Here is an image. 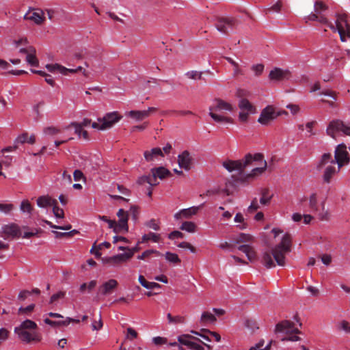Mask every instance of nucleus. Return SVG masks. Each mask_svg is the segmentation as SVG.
Segmentation results:
<instances>
[{
    "label": "nucleus",
    "mask_w": 350,
    "mask_h": 350,
    "mask_svg": "<svg viewBox=\"0 0 350 350\" xmlns=\"http://www.w3.org/2000/svg\"><path fill=\"white\" fill-rule=\"evenodd\" d=\"M291 234L286 233L283 236L281 242L271 250V254L268 252L262 254V263L267 269L274 267L275 265L272 259L273 256L278 265L284 266L285 265V256L291 252Z\"/></svg>",
    "instance_id": "1"
},
{
    "label": "nucleus",
    "mask_w": 350,
    "mask_h": 350,
    "mask_svg": "<svg viewBox=\"0 0 350 350\" xmlns=\"http://www.w3.org/2000/svg\"><path fill=\"white\" fill-rule=\"evenodd\" d=\"M14 333L20 341L25 344L36 343L41 341V334L38 332L37 324L29 319L23 321L15 327Z\"/></svg>",
    "instance_id": "2"
},
{
    "label": "nucleus",
    "mask_w": 350,
    "mask_h": 350,
    "mask_svg": "<svg viewBox=\"0 0 350 350\" xmlns=\"http://www.w3.org/2000/svg\"><path fill=\"white\" fill-rule=\"evenodd\" d=\"M209 116L219 123H232V119L224 115L226 111H232V105L221 98H215L209 107Z\"/></svg>",
    "instance_id": "3"
},
{
    "label": "nucleus",
    "mask_w": 350,
    "mask_h": 350,
    "mask_svg": "<svg viewBox=\"0 0 350 350\" xmlns=\"http://www.w3.org/2000/svg\"><path fill=\"white\" fill-rule=\"evenodd\" d=\"M349 162L350 155L347 151L346 145L343 143L338 145L334 152V160L330 161L331 164L337 163L338 167L336 168L335 167L329 165V178L332 175L338 172L342 167L348 165Z\"/></svg>",
    "instance_id": "4"
},
{
    "label": "nucleus",
    "mask_w": 350,
    "mask_h": 350,
    "mask_svg": "<svg viewBox=\"0 0 350 350\" xmlns=\"http://www.w3.org/2000/svg\"><path fill=\"white\" fill-rule=\"evenodd\" d=\"M336 17L335 25L329 23V29H332L334 32L338 31L340 40L345 42L346 36L350 38V25L347 21V14L345 13L336 14Z\"/></svg>",
    "instance_id": "5"
},
{
    "label": "nucleus",
    "mask_w": 350,
    "mask_h": 350,
    "mask_svg": "<svg viewBox=\"0 0 350 350\" xmlns=\"http://www.w3.org/2000/svg\"><path fill=\"white\" fill-rule=\"evenodd\" d=\"M327 7L322 1H316L314 3V12L311 13L304 18L306 23L308 21H318L321 24L327 23Z\"/></svg>",
    "instance_id": "6"
},
{
    "label": "nucleus",
    "mask_w": 350,
    "mask_h": 350,
    "mask_svg": "<svg viewBox=\"0 0 350 350\" xmlns=\"http://www.w3.org/2000/svg\"><path fill=\"white\" fill-rule=\"evenodd\" d=\"M121 118L122 116L117 111L107 113L103 118L98 119L100 123L93 122L92 126L99 130H106L111 128Z\"/></svg>",
    "instance_id": "7"
},
{
    "label": "nucleus",
    "mask_w": 350,
    "mask_h": 350,
    "mask_svg": "<svg viewBox=\"0 0 350 350\" xmlns=\"http://www.w3.org/2000/svg\"><path fill=\"white\" fill-rule=\"evenodd\" d=\"M342 135L350 136V126L345 124L340 120L329 122V137L337 139Z\"/></svg>",
    "instance_id": "8"
},
{
    "label": "nucleus",
    "mask_w": 350,
    "mask_h": 350,
    "mask_svg": "<svg viewBox=\"0 0 350 350\" xmlns=\"http://www.w3.org/2000/svg\"><path fill=\"white\" fill-rule=\"evenodd\" d=\"M238 24V20L233 17H218L216 18L215 26L217 29L224 34H227L229 29H234Z\"/></svg>",
    "instance_id": "9"
},
{
    "label": "nucleus",
    "mask_w": 350,
    "mask_h": 350,
    "mask_svg": "<svg viewBox=\"0 0 350 350\" xmlns=\"http://www.w3.org/2000/svg\"><path fill=\"white\" fill-rule=\"evenodd\" d=\"M278 116L279 113H276L275 108L272 105H268L262 110L258 122L262 125L267 126Z\"/></svg>",
    "instance_id": "10"
},
{
    "label": "nucleus",
    "mask_w": 350,
    "mask_h": 350,
    "mask_svg": "<svg viewBox=\"0 0 350 350\" xmlns=\"http://www.w3.org/2000/svg\"><path fill=\"white\" fill-rule=\"evenodd\" d=\"M262 159H264V156L261 153L247 154L244 158L239 160L242 164L241 171L243 172L245 169L249 167L258 165L260 164L259 161H262Z\"/></svg>",
    "instance_id": "11"
},
{
    "label": "nucleus",
    "mask_w": 350,
    "mask_h": 350,
    "mask_svg": "<svg viewBox=\"0 0 350 350\" xmlns=\"http://www.w3.org/2000/svg\"><path fill=\"white\" fill-rule=\"evenodd\" d=\"M157 111V109L156 107H150L146 110H132L127 112L126 115L135 121L139 122L148 118L151 113H153Z\"/></svg>",
    "instance_id": "12"
},
{
    "label": "nucleus",
    "mask_w": 350,
    "mask_h": 350,
    "mask_svg": "<svg viewBox=\"0 0 350 350\" xmlns=\"http://www.w3.org/2000/svg\"><path fill=\"white\" fill-rule=\"evenodd\" d=\"M118 282L115 279H110L103 282L98 288V295L107 296L111 295L118 287Z\"/></svg>",
    "instance_id": "13"
},
{
    "label": "nucleus",
    "mask_w": 350,
    "mask_h": 350,
    "mask_svg": "<svg viewBox=\"0 0 350 350\" xmlns=\"http://www.w3.org/2000/svg\"><path fill=\"white\" fill-rule=\"evenodd\" d=\"M275 332H284L286 334H300L298 328L295 327V324L288 320L282 321L275 326Z\"/></svg>",
    "instance_id": "14"
},
{
    "label": "nucleus",
    "mask_w": 350,
    "mask_h": 350,
    "mask_svg": "<svg viewBox=\"0 0 350 350\" xmlns=\"http://www.w3.org/2000/svg\"><path fill=\"white\" fill-rule=\"evenodd\" d=\"M2 237L4 239L9 237H18L21 236L20 228L17 224H11L10 225H5L1 228Z\"/></svg>",
    "instance_id": "15"
},
{
    "label": "nucleus",
    "mask_w": 350,
    "mask_h": 350,
    "mask_svg": "<svg viewBox=\"0 0 350 350\" xmlns=\"http://www.w3.org/2000/svg\"><path fill=\"white\" fill-rule=\"evenodd\" d=\"M193 159L188 150H184L178 156V163L180 168L189 171L191 168Z\"/></svg>",
    "instance_id": "16"
},
{
    "label": "nucleus",
    "mask_w": 350,
    "mask_h": 350,
    "mask_svg": "<svg viewBox=\"0 0 350 350\" xmlns=\"http://www.w3.org/2000/svg\"><path fill=\"white\" fill-rule=\"evenodd\" d=\"M291 77V72L288 70H282L279 68H275L270 71L269 78L272 81H282L287 79Z\"/></svg>",
    "instance_id": "17"
},
{
    "label": "nucleus",
    "mask_w": 350,
    "mask_h": 350,
    "mask_svg": "<svg viewBox=\"0 0 350 350\" xmlns=\"http://www.w3.org/2000/svg\"><path fill=\"white\" fill-rule=\"evenodd\" d=\"M338 92L329 90V114L336 115L339 112Z\"/></svg>",
    "instance_id": "18"
},
{
    "label": "nucleus",
    "mask_w": 350,
    "mask_h": 350,
    "mask_svg": "<svg viewBox=\"0 0 350 350\" xmlns=\"http://www.w3.org/2000/svg\"><path fill=\"white\" fill-rule=\"evenodd\" d=\"M24 19L32 21L36 25H41L44 21V12L42 10H38L37 12H33L31 14L28 12L25 16Z\"/></svg>",
    "instance_id": "19"
},
{
    "label": "nucleus",
    "mask_w": 350,
    "mask_h": 350,
    "mask_svg": "<svg viewBox=\"0 0 350 350\" xmlns=\"http://www.w3.org/2000/svg\"><path fill=\"white\" fill-rule=\"evenodd\" d=\"M133 256L132 253H124L111 256L107 258V262L111 265H117L124 262Z\"/></svg>",
    "instance_id": "20"
},
{
    "label": "nucleus",
    "mask_w": 350,
    "mask_h": 350,
    "mask_svg": "<svg viewBox=\"0 0 350 350\" xmlns=\"http://www.w3.org/2000/svg\"><path fill=\"white\" fill-rule=\"evenodd\" d=\"M199 208L200 206H193L189 208L182 209L174 215V217L176 219H180L182 218H190L191 216L196 215L198 213Z\"/></svg>",
    "instance_id": "21"
},
{
    "label": "nucleus",
    "mask_w": 350,
    "mask_h": 350,
    "mask_svg": "<svg viewBox=\"0 0 350 350\" xmlns=\"http://www.w3.org/2000/svg\"><path fill=\"white\" fill-rule=\"evenodd\" d=\"M238 250L245 254L247 259L250 262L256 260L257 255L254 248L248 244L241 245L238 247Z\"/></svg>",
    "instance_id": "22"
},
{
    "label": "nucleus",
    "mask_w": 350,
    "mask_h": 350,
    "mask_svg": "<svg viewBox=\"0 0 350 350\" xmlns=\"http://www.w3.org/2000/svg\"><path fill=\"white\" fill-rule=\"evenodd\" d=\"M117 216L119 217V220L118 222V226L121 227L125 232H128L129 213L127 211H125L124 209L120 208L117 213Z\"/></svg>",
    "instance_id": "23"
},
{
    "label": "nucleus",
    "mask_w": 350,
    "mask_h": 350,
    "mask_svg": "<svg viewBox=\"0 0 350 350\" xmlns=\"http://www.w3.org/2000/svg\"><path fill=\"white\" fill-rule=\"evenodd\" d=\"M145 160L147 162L153 161L158 157H164V154L160 148H153L150 150H146L144 152Z\"/></svg>",
    "instance_id": "24"
},
{
    "label": "nucleus",
    "mask_w": 350,
    "mask_h": 350,
    "mask_svg": "<svg viewBox=\"0 0 350 350\" xmlns=\"http://www.w3.org/2000/svg\"><path fill=\"white\" fill-rule=\"evenodd\" d=\"M37 205L40 208H47L53 206V204H57V201L55 199H53L49 196H42L38 198Z\"/></svg>",
    "instance_id": "25"
},
{
    "label": "nucleus",
    "mask_w": 350,
    "mask_h": 350,
    "mask_svg": "<svg viewBox=\"0 0 350 350\" xmlns=\"http://www.w3.org/2000/svg\"><path fill=\"white\" fill-rule=\"evenodd\" d=\"M26 62L31 66H39V61L36 57V50L33 46H29V53L26 55Z\"/></svg>",
    "instance_id": "26"
},
{
    "label": "nucleus",
    "mask_w": 350,
    "mask_h": 350,
    "mask_svg": "<svg viewBox=\"0 0 350 350\" xmlns=\"http://www.w3.org/2000/svg\"><path fill=\"white\" fill-rule=\"evenodd\" d=\"M150 172L152 176L161 180L172 175L170 171L163 166L152 168Z\"/></svg>",
    "instance_id": "27"
},
{
    "label": "nucleus",
    "mask_w": 350,
    "mask_h": 350,
    "mask_svg": "<svg viewBox=\"0 0 350 350\" xmlns=\"http://www.w3.org/2000/svg\"><path fill=\"white\" fill-rule=\"evenodd\" d=\"M241 163L239 160L232 161L228 160L223 162L222 165L224 168H226L228 172H232V171L237 170L240 172L241 171Z\"/></svg>",
    "instance_id": "28"
},
{
    "label": "nucleus",
    "mask_w": 350,
    "mask_h": 350,
    "mask_svg": "<svg viewBox=\"0 0 350 350\" xmlns=\"http://www.w3.org/2000/svg\"><path fill=\"white\" fill-rule=\"evenodd\" d=\"M238 106L241 111L251 113H255L256 111V107L246 98L240 99Z\"/></svg>",
    "instance_id": "29"
},
{
    "label": "nucleus",
    "mask_w": 350,
    "mask_h": 350,
    "mask_svg": "<svg viewBox=\"0 0 350 350\" xmlns=\"http://www.w3.org/2000/svg\"><path fill=\"white\" fill-rule=\"evenodd\" d=\"M260 162V167H255L252 169V172L247 174L248 178H252L256 176H258L260 174H262L267 169V161L262 159V161Z\"/></svg>",
    "instance_id": "30"
},
{
    "label": "nucleus",
    "mask_w": 350,
    "mask_h": 350,
    "mask_svg": "<svg viewBox=\"0 0 350 350\" xmlns=\"http://www.w3.org/2000/svg\"><path fill=\"white\" fill-rule=\"evenodd\" d=\"M72 318L67 317L64 321H55L49 319V318H46L44 321L46 324L49 325L52 327H59V326H67L70 323Z\"/></svg>",
    "instance_id": "31"
},
{
    "label": "nucleus",
    "mask_w": 350,
    "mask_h": 350,
    "mask_svg": "<svg viewBox=\"0 0 350 350\" xmlns=\"http://www.w3.org/2000/svg\"><path fill=\"white\" fill-rule=\"evenodd\" d=\"M139 282L141 285L147 289H154L156 288H160L161 285L156 282H150L146 281L144 277L142 275L139 276Z\"/></svg>",
    "instance_id": "32"
},
{
    "label": "nucleus",
    "mask_w": 350,
    "mask_h": 350,
    "mask_svg": "<svg viewBox=\"0 0 350 350\" xmlns=\"http://www.w3.org/2000/svg\"><path fill=\"white\" fill-rule=\"evenodd\" d=\"M169 323L183 324L185 323V317L180 315L172 316L170 313L167 314Z\"/></svg>",
    "instance_id": "33"
},
{
    "label": "nucleus",
    "mask_w": 350,
    "mask_h": 350,
    "mask_svg": "<svg viewBox=\"0 0 350 350\" xmlns=\"http://www.w3.org/2000/svg\"><path fill=\"white\" fill-rule=\"evenodd\" d=\"M269 191L268 189H262L261 190L262 197L260 199V202L262 205H267L269 204L272 198L271 195H269Z\"/></svg>",
    "instance_id": "34"
},
{
    "label": "nucleus",
    "mask_w": 350,
    "mask_h": 350,
    "mask_svg": "<svg viewBox=\"0 0 350 350\" xmlns=\"http://www.w3.org/2000/svg\"><path fill=\"white\" fill-rule=\"evenodd\" d=\"M191 339L196 340L198 341H200L199 338H197L189 334H183L181 336H179L178 337V341L179 343H180L183 345L188 346L189 344V342L191 340Z\"/></svg>",
    "instance_id": "35"
},
{
    "label": "nucleus",
    "mask_w": 350,
    "mask_h": 350,
    "mask_svg": "<svg viewBox=\"0 0 350 350\" xmlns=\"http://www.w3.org/2000/svg\"><path fill=\"white\" fill-rule=\"evenodd\" d=\"M217 319L212 313L209 312H204L202 314L201 318H200V322L202 323H206L207 322L210 323H215Z\"/></svg>",
    "instance_id": "36"
},
{
    "label": "nucleus",
    "mask_w": 350,
    "mask_h": 350,
    "mask_svg": "<svg viewBox=\"0 0 350 350\" xmlns=\"http://www.w3.org/2000/svg\"><path fill=\"white\" fill-rule=\"evenodd\" d=\"M180 229L188 232H194L196 230V225L192 221H185L182 224Z\"/></svg>",
    "instance_id": "37"
},
{
    "label": "nucleus",
    "mask_w": 350,
    "mask_h": 350,
    "mask_svg": "<svg viewBox=\"0 0 350 350\" xmlns=\"http://www.w3.org/2000/svg\"><path fill=\"white\" fill-rule=\"evenodd\" d=\"M142 242H146L149 240H152L154 243H157L160 241V234L154 232H150L143 235Z\"/></svg>",
    "instance_id": "38"
},
{
    "label": "nucleus",
    "mask_w": 350,
    "mask_h": 350,
    "mask_svg": "<svg viewBox=\"0 0 350 350\" xmlns=\"http://www.w3.org/2000/svg\"><path fill=\"white\" fill-rule=\"evenodd\" d=\"M254 237L250 234L241 233L236 240L237 243L253 242Z\"/></svg>",
    "instance_id": "39"
},
{
    "label": "nucleus",
    "mask_w": 350,
    "mask_h": 350,
    "mask_svg": "<svg viewBox=\"0 0 350 350\" xmlns=\"http://www.w3.org/2000/svg\"><path fill=\"white\" fill-rule=\"evenodd\" d=\"M165 259L169 261L170 262L174 263V264H179L180 263L181 260L178 256L176 254L172 253L170 252H167L165 254Z\"/></svg>",
    "instance_id": "40"
},
{
    "label": "nucleus",
    "mask_w": 350,
    "mask_h": 350,
    "mask_svg": "<svg viewBox=\"0 0 350 350\" xmlns=\"http://www.w3.org/2000/svg\"><path fill=\"white\" fill-rule=\"evenodd\" d=\"M20 209L23 213H31L33 207L29 200H23L21 203Z\"/></svg>",
    "instance_id": "41"
},
{
    "label": "nucleus",
    "mask_w": 350,
    "mask_h": 350,
    "mask_svg": "<svg viewBox=\"0 0 350 350\" xmlns=\"http://www.w3.org/2000/svg\"><path fill=\"white\" fill-rule=\"evenodd\" d=\"M79 232L77 230H72L68 232H60L57 231H53V233L55 234V237L57 239H60L62 237H70L74 234H77Z\"/></svg>",
    "instance_id": "42"
},
{
    "label": "nucleus",
    "mask_w": 350,
    "mask_h": 350,
    "mask_svg": "<svg viewBox=\"0 0 350 350\" xmlns=\"http://www.w3.org/2000/svg\"><path fill=\"white\" fill-rule=\"evenodd\" d=\"M155 254L157 256L162 255L161 252L155 250H148L144 251L141 255L137 256V258L139 260H144L146 258L150 256L151 254Z\"/></svg>",
    "instance_id": "43"
},
{
    "label": "nucleus",
    "mask_w": 350,
    "mask_h": 350,
    "mask_svg": "<svg viewBox=\"0 0 350 350\" xmlns=\"http://www.w3.org/2000/svg\"><path fill=\"white\" fill-rule=\"evenodd\" d=\"M328 163V153H324L319 162L317 165V170L321 171L323 169L325 165Z\"/></svg>",
    "instance_id": "44"
},
{
    "label": "nucleus",
    "mask_w": 350,
    "mask_h": 350,
    "mask_svg": "<svg viewBox=\"0 0 350 350\" xmlns=\"http://www.w3.org/2000/svg\"><path fill=\"white\" fill-rule=\"evenodd\" d=\"M53 213L56 218L63 219L64 217V210L59 208L57 204H53Z\"/></svg>",
    "instance_id": "45"
},
{
    "label": "nucleus",
    "mask_w": 350,
    "mask_h": 350,
    "mask_svg": "<svg viewBox=\"0 0 350 350\" xmlns=\"http://www.w3.org/2000/svg\"><path fill=\"white\" fill-rule=\"evenodd\" d=\"M46 68L51 72H54L55 71L59 72L61 73V70H64L65 69L63 68V66L55 64H46Z\"/></svg>",
    "instance_id": "46"
},
{
    "label": "nucleus",
    "mask_w": 350,
    "mask_h": 350,
    "mask_svg": "<svg viewBox=\"0 0 350 350\" xmlns=\"http://www.w3.org/2000/svg\"><path fill=\"white\" fill-rule=\"evenodd\" d=\"M271 343L272 341H271L265 348H262L264 345V340H262L259 341L255 346L251 347L250 350H269Z\"/></svg>",
    "instance_id": "47"
},
{
    "label": "nucleus",
    "mask_w": 350,
    "mask_h": 350,
    "mask_svg": "<svg viewBox=\"0 0 350 350\" xmlns=\"http://www.w3.org/2000/svg\"><path fill=\"white\" fill-rule=\"evenodd\" d=\"M317 211H319V215L321 220L327 219L328 210L325 209V202L321 204V208H317Z\"/></svg>",
    "instance_id": "48"
},
{
    "label": "nucleus",
    "mask_w": 350,
    "mask_h": 350,
    "mask_svg": "<svg viewBox=\"0 0 350 350\" xmlns=\"http://www.w3.org/2000/svg\"><path fill=\"white\" fill-rule=\"evenodd\" d=\"M315 124V121L309 122L306 124V129L307 130L306 137H310L315 135V132L313 131V127Z\"/></svg>",
    "instance_id": "49"
},
{
    "label": "nucleus",
    "mask_w": 350,
    "mask_h": 350,
    "mask_svg": "<svg viewBox=\"0 0 350 350\" xmlns=\"http://www.w3.org/2000/svg\"><path fill=\"white\" fill-rule=\"evenodd\" d=\"M202 73L196 70L189 71L186 73V76L191 79H201Z\"/></svg>",
    "instance_id": "50"
},
{
    "label": "nucleus",
    "mask_w": 350,
    "mask_h": 350,
    "mask_svg": "<svg viewBox=\"0 0 350 350\" xmlns=\"http://www.w3.org/2000/svg\"><path fill=\"white\" fill-rule=\"evenodd\" d=\"M42 221L44 222L45 224H46L47 225H49L51 228H55V229L70 230L71 228H72L70 224H68V225L65 226H62L55 225L52 222H51V221H49L48 220H46V219H43Z\"/></svg>",
    "instance_id": "51"
},
{
    "label": "nucleus",
    "mask_w": 350,
    "mask_h": 350,
    "mask_svg": "<svg viewBox=\"0 0 350 350\" xmlns=\"http://www.w3.org/2000/svg\"><path fill=\"white\" fill-rule=\"evenodd\" d=\"M44 133L48 135H55L60 133V130L54 126H49L44 129Z\"/></svg>",
    "instance_id": "52"
},
{
    "label": "nucleus",
    "mask_w": 350,
    "mask_h": 350,
    "mask_svg": "<svg viewBox=\"0 0 350 350\" xmlns=\"http://www.w3.org/2000/svg\"><path fill=\"white\" fill-rule=\"evenodd\" d=\"M108 224H109V228H113V231L116 233H120L122 232V230H123V229L121 227L118 226V224L114 220L110 219L108 222Z\"/></svg>",
    "instance_id": "53"
},
{
    "label": "nucleus",
    "mask_w": 350,
    "mask_h": 350,
    "mask_svg": "<svg viewBox=\"0 0 350 350\" xmlns=\"http://www.w3.org/2000/svg\"><path fill=\"white\" fill-rule=\"evenodd\" d=\"M66 293L64 291H59L58 293L53 294L50 298V304H53L57 301L59 299H62L65 297Z\"/></svg>",
    "instance_id": "54"
},
{
    "label": "nucleus",
    "mask_w": 350,
    "mask_h": 350,
    "mask_svg": "<svg viewBox=\"0 0 350 350\" xmlns=\"http://www.w3.org/2000/svg\"><path fill=\"white\" fill-rule=\"evenodd\" d=\"M129 213L134 221H137L139 216V207L137 206H132L129 210Z\"/></svg>",
    "instance_id": "55"
},
{
    "label": "nucleus",
    "mask_w": 350,
    "mask_h": 350,
    "mask_svg": "<svg viewBox=\"0 0 350 350\" xmlns=\"http://www.w3.org/2000/svg\"><path fill=\"white\" fill-rule=\"evenodd\" d=\"M103 327V321L101 319V313H99L98 320H94L92 324V327L93 330H99Z\"/></svg>",
    "instance_id": "56"
},
{
    "label": "nucleus",
    "mask_w": 350,
    "mask_h": 350,
    "mask_svg": "<svg viewBox=\"0 0 350 350\" xmlns=\"http://www.w3.org/2000/svg\"><path fill=\"white\" fill-rule=\"evenodd\" d=\"M146 226L154 230H159L160 229L159 224L154 219H151L150 221H147Z\"/></svg>",
    "instance_id": "57"
},
{
    "label": "nucleus",
    "mask_w": 350,
    "mask_h": 350,
    "mask_svg": "<svg viewBox=\"0 0 350 350\" xmlns=\"http://www.w3.org/2000/svg\"><path fill=\"white\" fill-rule=\"evenodd\" d=\"M258 208H259V205L258 203V200L256 198H254L252 200L251 204L249 206V207L247 208V211L250 213H253V212L256 211V210H258Z\"/></svg>",
    "instance_id": "58"
},
{
    "label": "nucleus",
    "mask_w": 350,
    "mask_h": 350,
    "mask_svg": "<svg viewBox=\"0 0 350 350\" xmlns=\"http://www.w3.org/2000/svg\"><path fill=\"white\" fill-rule=\"evenodd\" d=\"M27 139H28V133H23V134L20 135L14 141V144H24L27 143Z\"/></svg>",
    "instance_id": "59"
},
{
    "label": "nucleus",
    "mask_w": 350,
    "mask_h": 350,
    "mask_svg": "<svg viewBox=\"0 0 350 350\" xmlns=\"http://www.w3.org/2000/svg\"><path fill=\"white\" fill-rule=\"evenodd\" d=\"M252 70L255 72V75L256 76H259L263 72L264 65L261 64L253 65L252 66Z\"/></svg>",
    "instance_id": "60"
},
{
    "label": "nucleus",
    "mask_w": 350,
    "mask_h": 350,
    "mask_svg": "<svg viewBox=\"0 0 350 350\" xmlns=\"http://www.w3.org/2000/svg\"><path fill=\"white\" fill-rule=\"evenodd\" d=\"M13 204H1L0 203V212L8 213L13 209Z\"/></svg>",
    "instance_id": "61"
},
{
    "label": "nucleus",
    "mask_w": 350,
    "mask_h": 350,
    "mask_svg": "<svg viewBox=\"0 0 350 350\" xmlns=\"http://www.w3.org/2000/svg\"><path fill=\"white\" fill-rule=\"evenodd\" d=\"M35 308V304H30L28 306L23 308L21 307L18 309V314H27L31 312Z\"/></svg>",
    "instance_id": "62"
},
{
    "label": "nucleus",
    "mask_w": 350,
    "mask_h": 350,
    "mask_svg": "<svg viewBox=\"0 0 350 350\" xmlns=\"http://www.w3.org/2000/svg\"><path fill=\"white\" fill-rule=\"evenodd\" d=\"M178 247L180 248L189 249L192 253H195L196 251V248L191 244L186 241L180 243L178 245Z\"/></svg>",
    "instance_id": "63"
},
{
    "label": "nucleus",
    "mask_w": 350,
    "mask_h": 350,
    "mask_svg": "<svg viewBox=\"0 0 350 350\" xmlns=\"http://www.w3.org/2000/svg\"><path fill=\"white\" fill-rule=\"evenodd\" d=\"M126 332H127L126 337H127V338L130 339L131 340L136 338L138 336L137 332L132 327H128L126 329Z\"/></svg>",
    "instance_id": "64"
}]
</instances>
